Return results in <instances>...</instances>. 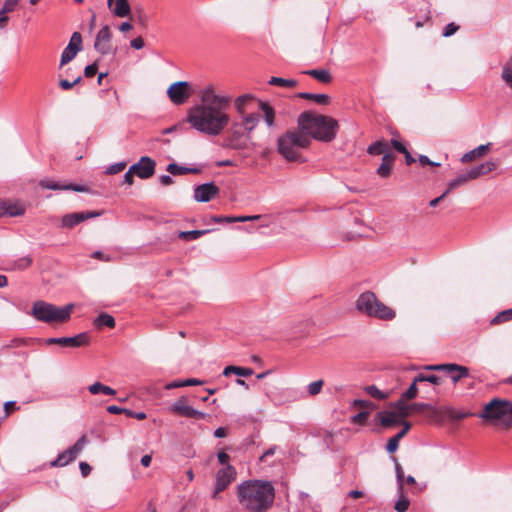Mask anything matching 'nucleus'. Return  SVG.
<instances>
[{"label": "nucleus", "instance_id": "1", "mask_svg": "<svg viewBox=\"0 0 512 512\" xmlns=\"http://www.w3.org/2000/svg\"><path fill=\"white\" fill-rule=\"evenodd\" d=\"M231 100L229 95L217 94L212 85L206 86L199 93V102L187 111L186 121L204 135L217 136L230 122L227 110Z\"/></svg>", "mask_w": 512, "mask_h": 512}, {"label": "nucleus", "instance_id": "2", "mask_svg": "<svg viewBox=\"0 0 512 512\" xmlns=\"http://www.w3.org/2000/svg\"><path fill=\"white\" fill-rule=\"evenodd\" d=\"M237 499L248 512H266L275 499V489L270 481L246 480L237 486Z\"/></svg>", "mask_w": 512, "mask_h": 512}, {"label": "nucleus", "instance_id": "3", "mask_svg": "<svg viewBox=\"0 0 512 512\" xmlns=\"http://www.w3.org/2000/svg\"><path fill=\"white\" fill-rule=\"evenodd\" d=\"M298 129L302 134L321 142H331L335 139L338 130V122L326 115L316 114L311 111L302 112L298 116Z\"/></svg>", "mask_w": 512, "mask_h": 512}, {"label": "nucleus", "instance_id": "4", "mask_svg": "<svg viewBox=\"0 0 512 512\" xmlns=\"http://www.w3.org/2000/svg\"><path fill=\"white\" fill-rule=\"evenodd\" d=\"M310 145L307 135L301 130H289L277 139V151L287 161H297L301 150Z\"/></svg>", "mask_w": 512, "mask_h": 512}, {"label": "nucleus", "instance_id": "5", "mask_svg": "<svg viewBox=\"0 0 512 512\" xmlns=\"http://www.w3.org/2000/svg\"><path fill=\"white\" fill-rule=\"evenodd\" d=\"M73 308V304L58 307L43 300H38L33 303L30 315L36 320L48 324L63 323L70 319Z\"/></svg>", "mask_w": 512, "mask_h": 512}, {"label": "nucleus", "instance_id": "6", "mask_svg": "<svg viewBox=\"0 0 512 512\" xmlns=\"http://www.w3.org/2000/svg\"><path fill=\"white\" fill-rule=\"evenodd\" d=\"M356 308L359 312L373 318L389 321L395 318V312L379 301L373 292L366 291L358 297Z\"/></svg>", "mask_w": 512, "mask_h": 512}, {"label": "nucleus", "instance_id": "7", "mask_svg": "<svg viewBox=\"0 0 512 512\" xmlns=\"http://www.w3.org/2000/svg\"><path fill=\"white\" fill-rule=\"evenodd\" d=\"M479 417L501 421L509 426L512 423V402L495 398L485 405Z\"/></svg>", "mask_w": 512, "mask_h": 512}, {"label": "nucleus", "instance_id": "8", "mask_svg": "<svg viewBox=\"0 0 512 512\" xmlns=\"http://www.w3.org/2000/svg\"><path fill=\"white\" fill-rule=\"evenodd\" d=\"M88 443V439L86 435H82L74 445L61 452L58 457L53 460L50 465L52 467H64L74 461L80 452L84 449L86 444Z\"/></svg>", "mask_w": 512, "mask_h": 512}, {"label": "nucleus", "instance_id": "9", "mask_svg": "<svg viewBox=\"0 0 512 512\" xmlns=\"http://www.w3.org/2000/svg\"><path fill=\"white\" fill-rule=\"evenodd\" d=\"M236 475V469L232 465H226L219 469L215 475V486L211 495L212 499H217L219 494L226 490L227 487L235 480Z\"/></svg>", "mask_w": 512, "mask_h": 512}, {"label": "nucleus", "instance_id": "10", "mask_svg": "<svg viewBox=\"0 0 512 512\" xmlns=\"http://www.w3.org/2000/svg\"><path fill=\"white\" fill-rule=\"evenodd\" d=\"M169 411L175 415L196 420L204 419L206 417L204 412L196 410L192 406L188 405V398L186 396H182L172 403L169 407Z\"/></svg>", "mask_w": 512, "mask_h": 512}, {"label": "nucleus", "instance_id": "11", "mask_svg": "<svg viewBox=\"0 0 512 512\" xmlns=\"http://www.w3.org/2000/svg\"><path fill=\"white\" fill-rule=\"evenodd\" d=\"M167 95L173 104H184L191 96L190 84L187 81H177L169 86Z\"/></svg>", "mask_w": 512, "mask_h": 512}, {"label": "nucleus", "instance_id": "12", "mask_svg": "<svg viewBox=\"0 0 512 512\" xmlns=\"http://www.w3.org/2000/svg\"><path fill=\"white\" fill-rule=\"evenodd\" d=\"M112 34L108 25H104L97 33L94 48L102 55L116 54L117 50L112 47Z\"/></svg>", "mask_w": 512, "mask_h": 512}, {"label": "nucleus", "instance_id": "13", "mask_svg": "<svg viewBox=\"0 0 512 512\" xmlns=\"http://www.w3.org/2000/svg\"><path fill=\"white\" fill-rule=\"evenodd\" d=\"M82 35L79 32H74L70 38L68 45L64 48L59 67L62 68L69 62H71L82 50Z\"/></svg>", "mask_w": 512, "mask_h": 512}, {"label": "nucleus", "instance_id": "14", "mask_svg": "<svg viewBox=\"0 0 512 512\" xmlns=\"http://www.w3.org/2000/svg\"><path fill=\"white\" fill-rule=\"evenodd\" d=\"M155 167L156 162L152 158L143 156L137 163L130 166V172H135L140 179H148L154 175Z\"/></svg>", "mask_w": 512, "mask_h": 512}, {"label": "nucleus", "instance_id": "15", "mask_svg": "<svg viewBox=\"0 0 512 512\" xmlns=\"http://www.w3.org/2000/svg\"><path fill=\"white\" fill-rule=\"evenodd\" d=\"M220 189L214 182H207L194 187L193 198L197 202L206 203L216 197Z\"/></svg>", "mask_w": 512, "mask_h": 512}, {"label": "nucleus", "instance_id": "16", "mask_svg": "<svg viewBox=\"0 0 512 512\" xmlns=\"http://www.w3.org/2000/svg\"><path fill=\"white\" fill-rule=\"evenodd\" d=\"M101 215L97 211H82L66 214L62 217L61 226L64 228H73L85 220L96 218Z\"/></svg>", "mask_w": 512, "mask_h": 512}, {"label": "nucleus", "instance_id": "17", "mask_svg": "<svg viewBox=\"0 0 512 512\" xmlns=\"http://www.w3.org/2000/svg\"><path fill=\"white\" fill-rule=\"evenodd\" d=\"M46 344H58L68 347H80L88 343V336L86 333H80L73 337H53L46 339Z\"/></svg>", "mask_w": 512, "mask_h": 512}, {"label": "nucleus", "instance_id": "18", "mask_svg": "<svg viewBox=\"0 0 512 512\" xmlns=\"http://www.w3.org/2000/svg\"><path fill=\"white\" fill-rule=\"evenodd\" d=\"M255 96L252 94H243L238 96L234 100V106L239 115L247 114L255 102H257Z\"/></svg>", "mask_w": 512, "mask_h": 512}, {"label": "nucleus", "instance_id": "19", "mask_svg": "<svg viewBox=\"0 0 512 512\" xmlns=\"http://www.w3.org/2000/svg\"><path fill=\"white\" fill-rule=\"evenodd\" d=\"M496 167H497L496 162L487 161L485 163H481L477 166L470 168L466 172H467L468 178H470V180H474L482 175L488 174L489 172L493 171Z\"/></svg>", "mask_w": 512, "mask_h": 512}, {"label": "nucleus", "instance_id": "20", "mask_svg": "<svg viewBox=\"0 0 512 512\" xmlns=\"http://www.w3.org/2000/svg\"><path fill=\"white\" fill-rule=\"evenodd\" d=\"M377 418L380 424L385 427H393L395 425H399L405 422L403 421L395 411H381L378 413Z\"/></svg>", "mask_w": 512, "mask_h": 512}, {"label": "nucleus", "instance_id": "21", "mask_svg": "<svg viewBox=\"0 0 512 512\" xmlns=\"http://www.w3.org/2000/svg\"><path fill=\"white\" fill-rule=\"evenodd\" d=\"M446 366H451L454 369H444L448 373L454 384L458 383L462 378L469 376V369L465 366L456 363H446Z\"/></svg>", "mask_w": 512, "mask_h": 512}, {"label": "nucleus", "instance_id": "22", "mask_svg": "<svg viewBox=\"0 0 512 512\" xmlns=\"http://www.w3.org/2000/svg\"><path fill=\"white\" fill-rule=\"evenodd\" d=\"M3 215L11 217L21 216L25 213V206L20 202L1 201Z\"/></svg>", "mask_w": 512, "mask_h": 512}, {"label": "nucleus", "instance_id": "23", "mask_svg": "<svg viewBox=\"0 0 512 512\" xmlns=\"http://www.w3.org/2000/svg\"><path fill=\"white\" fill-rule=\"evenodd\" d=\"M410 428V423L404 422L402 430L388 440L386 449L389 453H393L398 449L400 440L408 433Z\"/></svg>", "mask_w": 512, "mask_h": 512}, {"label": "nucleus", "instance_id": "24", "mask_svg": "<svg viewBox=\"0 0 512 512\" xmlns=\"http://www.w3.org/2000/svg\"><path fill=\"white\" fill-rule=\"evenodd\" d=\"M394 161L395 156L393 153H385L382 157V163L377 168V174L382 178H387L390 175Z\"/></svg>", "mask_w": 512, "mask_h": 512}, {"label": "nucleus", "instance_id": "25", "mask_svg": "<svg viewBox=\"0 0 512 512\" xmlns=\"http://www.w3.org/2000/svg\"><path fill=\"white\" fill-rule=\"evenodd\" d=\"M259 109L263 112V119L269 128L275 126V111L272 106L261 100L257 101Z\"/></svg>", "mask_w": 512, "mask_h": 512}, {"label": "nucleus", "instance_id": "26", "mask_svg": "<svg viewBox=\"0 0 512 512\" xmlns=\"http://www.w3.org/2000/svg\"><path fill=\"white\" fill-rule=\"evenodd\" d=\"M242 118V127L247 133L252 132L260 121V115L255 112L240 115Z\"/></svg>", "mask_w": 512, "mask_h": 512}, {"label": "nucleus", "instance_id": "27", "mask_svg": "<svg viewBox=\"0 0 512 512\" xmlns=\"http://www.w3.org/2000/svg\"><path fill=\"white\" fill-rule=\"evenodd\" d=\"M490 146H491V143H487V144L480 145L471 151L466 152L461 157V161L466 163V162H470V161L474 160L477 157H481V156L485 155L489 151Z\"/></svg>", "mask_w": 512, "mask_h": 512}, {"label": "nucleus", "instance_id": "28", "mask_svg": "<svg viewBox=\"0 0 512 512\" xmlns=\"http://www.w3.org/2000/svg\"><path fill=\"white\" fill-rule=\"evenodd\" d=\"M110 9L115 16L120 18L128 17L131 14V7L128 0H115L114 7Z\"/></svg>", "mask_w": 512, "mask_h": 512}, {"label": "nucleus", "instance_id": "29", "mask_svg": "<svg viewBox=\"0 0 512 512\" xmlns=\"http://www.w3.org/2000/svg\"><path fill=\"white\" fill-rule=\"evenodd\" d=\"M166 170L172 175H184L187 173L198 174L202 171V169L199 167H185L176 163L168 164Z\"/></svg>", "mask_w": 512, "mask_h": 512}, {"label": "nucleus", "instance_id": "30", "mask_svg": "<svg viewBox=\"0 0 512 512\" xmlns=\"http://www.w3.org/2000/svg\"><path fill=\"white\" fill-rule=\"evenodd\" d=\"M18 2L19 0H5L2 8L0 9V29H4L6 27L8 17L5 14L14 11Z\"/></svg>", "mask_w": 512, "mask_h": 512}, {"label": "nucleus", "instance_id": "31", "mask_svg": "<svg viewBox=\"0 0 512 512\" xmlns=\"http://www.w3.org/2000/svg\"><path fill=\"white\" fill-rule=\"evenodd\" d=\"M254 373L252 368L248 367H240V366H227L223 370L224 376H229L230 374H235L239 377H248Z\"/></svg>", "mask_w": 512, "mask_h": 512}, {"label": "nucleus", "instance_id": "32", "mask_svg": "<svg viewBox=\"0 0 512 512\" xmlns=\"http://www.w3.org/2000/svg\"><path fill=\"white\" fill-rule=\"evenodd\" d=\"M204 384V381L195 379V378H189L185 380H174L168 384L165 385V388L168 390L176 389L180 387H186V386H196V385H202Z\"/></svg>", "mask_w": 512, "mask_h": 512}, {"label": "nucleus", "instance_id": "33", "mask_svg": "<svg viewBox=\"0 0 512 512\" xmlns=\"http://www.w3.org/2000/svg\"><path fill=\"white\" fill-rule=\"evenodd\" d=\"M367 152L370 155H385V153H392L386 141H376L368 146Z\"/></svg>", "mask_w": 512, "mask_h": 512}, {"label": "nucleus", "instance_id": "34", "mask_svg": "<svg viewBox=\"0 0 512 512\" xmlns=\"http://www.w3.org/2000/svg\"><path fill=\"white\" fill-rule=\"evenodd\" d=\"M88 391L93 394V395H97V394H105V395H115L116 394V390H114L113 388H111L110 386H106L104 384H102L101 382H95L91 385L88 386Z\"/></svg>", "mask_w": 512, "mask_h": 512}, {"label": "nucleus", "instance_id": "35", "mask_svg": "<svg viewBox=\"0 0 512 512\" xmlns=\"http://www.w3.org/2000/svg\"><path fill=\"white\" fill-rule=\"evenodd\" d=\"M298 96L302 99L313 100L320 105H327L330 102V97L327 94H314L309 92H300Z\"/></svg>", "mask_w": 512, "mask_h": 512}, {"label": "nucleus", "instance_id": "36", "mask_svg": "<svg viewBox=\"0 0 512 512\" xmlns=\"http://www.w3.org/2000/svg\"><path fill=\"white\" fill-rule=\"evenodd\" d=\"M94 325L97 328H102L104 326L108 328H114L115 319L108 313H101L99 316L95 318Z\"/></svg>", "mask_w": 512, "mask_h": 512}, {"label": "nucleus", "instance_id": "37", "mask_svg": "<svg viewBox=\"0 0 512 512\" xmlns=\"http://www.w3.org/2000/svg\"><path fill=\"white\" fill-rule=\"evenodd\" d=\"M304 73L317 79L322 83H329L332 79L330 72L325 69H312L305 71Z\"/></svg>", "mask_w": 512, "mask_h": 512}, {"label": "nucleus", "instance_id": "38", "mask_svg": "<svg viewBox=\"0 0 512 512\" xmlns=\"http://www.w3.org/2000/svg\"><path fill=\"white\" fill-rule=\"evenodd\" d=\"M398 500L395 502L394 509L397 512H406L410 505V500L405 495L404 489L397 490Z\"/></svg>", "mask_w": 512, "mask_h": 512}, {"label": "nucleus", "instance_id": "39", "mask_svg": "<svg viewBox=\"0 0 512 512\" xmlns=\"http://www.w3.org/2000/svg\"><path fill=\"white\" fill-rule=\"evenodd\" d=\"M469 181L471 180L468 178L467 172L459 174L455 179L449 181L446 193L449 194L452 190L465 185Z\"/></svg>", "mask_w": 512, "mask_h": 512}, {"label": "nucleus", "instance_id": "40", "mask_svg": "<svg viewBox=\"0 0 512 512\" xmlns=\"http://www.w3.org/2000/svg\"><path fill=\"white\" fill-rule=\"evenodd\" d=\"M210 230L206 229V230H191V231H181L179 232L178 234V237L180 239H183V240H186V241H192V240H196L200 237H202L203 235L209 233Z\"/></svg>", "mask_w": 512, "mask_h": 512}, {"label": "nucleus", "instance_id": "41", "mask_svg": "<svg viewBox=\"0 0 512 512\" xmlns=\"http://www.w3.org/2000/svg\"><path fill=\"white\" fill-rule=\"evenodd\" d=\"M407 399L401 397L397 402L393 404V407L397 410L398 416L403 419L410 415V406L406 403Z\"/></svg>", "mask_w": 512, "mask_h": 512}, {"label": "nucleus", "instance_id": "42", "mask_svg": "<svg viewBox=\"0 0 512 512\" xmlns=\"http://www.w3.org/2000/svg\"><path fill=\"white\" fill-rule=\"evenodd\" d=\"M416 381H419L420 383L421 382H429L435 386H439L442 383V379L439 376L434 375V374H424V373H419L416 376Z\"/></svg>", "mask_w": 512, "mask_h": 512}, {"label": "nucleus", "instance_id": "43", "mask_svg": "<svg viewBox=\"0 0 512 512\" xmlns=\"http://www.w3.org/2000/svg\"><path fill=\"white\" fill-rule=\"evenodd\" d=\"M270 85L281 86V87H294L297 84V81L294 79H284L281 77H271L269 82Z\"/></svg>", "mask_w": 512, "mask_h": 512}, {"label": "nucleus", "instance_id": "44", "mask_svg": "<svg viewBox=\"0 0 512 512\" xmlns=\"http://www.w3.org/2000/svg\"><path fill=\"white\" fill-rule=\"evenodd\" d=\"M395 464V474H396V482H397V490L404 489V471L401 464L397 461L396 458H393Z\"/></svg>", "mask_w": 512, "mask_h": 512}, {"label": "nucleus", "instance_id": "45", "mask_svg": "<svg viewBox=\"0 0 512 512\" xmlns=\"http://www.w3.org/2000/svg\"><path fill=\"white\" fill-rule=\"evenodd\" d=\"M418 383H420V382L416 381V377H415L413 379L411 385L408 387V389L402 393L401 397H403V399H407V400L414 399L418 393V388H417Z\"/></svg>", "mask_w": 512, "mask_h": 512}, {"label": "nucleus", "instance_id": "46", "mask_svg": "<svg viewBox=\"0 0 512 512\" xmlns=\"http://www.w3.org/2000/svg\"><path fill=\"white\" fill-rule=\"evenodd\" d=\"M509 320H512V308L504 310L500 313H498L492 320V324H499L503 322H507Z\"/></svg>", "mask_w": 512, "mask_h": 512}, {"label": "nucleus", "instance_id": "47", "mask_svg": "<svg viewBox=\"0 0 512 512\" xmlns=\"http://www.w3.org/2000/svg\"><path fill=\"white\" fill-rule=\"evenodd\" d=\"M365 391L373 398L377 399V400H383L385 398H387V394L384 393L383 391H381L380 389H378L377 386L375 385H369V386H366L365 387Z\"/></svg>", "mask_w": 512, "mask_h": 512}, {"label": "nucleus", "instance_id": "48", "mask_svg": "<svg viewBox=\"0 0 512 512\" xmlns=\"http://www.w3.org/2000/svg\"><path fill=\"white\" fill-rule=\"evenodd\" d=\"M323 384H324L323 380H317V381L311 382L307 386V391H308L309 395L315 396V395L319 394L322 390Z\"/></svg>", "mask_w": 512, "mask_h": 512}, {"label": "nucleus", "instance_id": "49", "mask_svg": "<svg viewBox=\"0 0 512 512\" xmlns=\"http://www.w3.org/2000/svg\"><path fill=\"white\" fill-rule=\"evenodd\" d=\"M126 165L127 163L125 161L112 164L106 168L105 173L109 175L117 174L121 172L126 167Z\"/></svg>", "mask_w": 512, "mask_h": 512}, {"label": "nucleus", "instance_id": "50", "mask_svg": "<svg viewBox=\"0 0 512 512\" xmlns=\"http://www.w3.org/2000/svg\"><path fill=\"white\" fill-rule=\"evenodd\" d=\"M81 79H82L81 76H78L73 81H68L66 79H61L59 81V86L63 90H70L74 85L78 84L81 81Z\"/></svg>", "mask_w": 512, "mask_h": 512}, {"label": "nucleus", "instance_id": "51", "mask_svg": "<svg viewBox=\"0 0 512 512\" xmlns=\"http://www.w3.org/2000/svg\"><path fill=\"white\" fill-rule=\"evenodd\" d=\"M459 29V26L456 25L455 23H449L447 24L443 31H442V36L443 37H450L452 36L453 34H455L457 32V30Z\"/></svg>", "mask_w": 512, "mask_h": 512}, {"label": "nucleus", "instance_id": "52", "mask_svg": "<svg viewBox=\"0 0 512 512\" xmlns=\"http://www.w3.org/2000/svg\"><path fill=\"white\" fill-rule=\"evenodd\" d=\"M31 263H32V258L30 256H24V257L19 258L15 262V266L18 269H26L27 267H29L31 265Z\"/></svg>", "mask_w": 512, "mask_h": 512}, {"label": "nucleus", "instance_id": "53", "mask_svg": "<svg viewBox=\"0 0 512 512\" xmlns=\"http://www.w3.org/2000/svg\"><path fill=\"white\" fill-rule=\"evenodd\" d=\"M40 186L43 188H46V189H51V190H64L63 185H60L56 182H52V181H48V180H42L40 182Z\"/></svg>", "mask_w": 512, "mask_h": 512}, {"label": "nucleus", "instance_id": "54", "mask_svg": "<svg viewBox=\"0 0 512 512\" xmlns=\"http://www.w3.org/2000/svg\"><path fill=\"white\" fill-rule=\"evenodd\" d=\"M125 415L130 418H136L137 420H144L147 417L145 412H142V411L135 412V411H132L127 408L125 410Z\"/></svg>", "mask_w": 512, "mask_h": 512}, {"label": "nucleus", "instance_id": "55", "mask_svg": "<svg viewBox=\"0 0 512 512\" xmlns=\"http://www.w3.org/2000/svg\"><path fill=\"white\" fill-rule=\"evenodd\" d=\"M97 70H98V65L97 63H92L90 65H87L84 69V75L87 77V78H90V77H93L96 73H97Z\"/></svg>", "mask_w": 512, "mask_h": 512}, {"label": "nucleus", "instance_id": "56", "mask_svg": "<svg viewBox=\"0 0 512 512\" xmlns=\"http://www.w3.org/2000/svg\"><path fill=\"white\" fill-rule=\"evenodd\" d=\"M92 257L95 258V259L104 261V262H109V261L112 260V257H111L110 254L104 253L102 251H95V252H93Z\"/></svg>", "mask_w": 512, "mask_h": 512}, {"label": "nucleus", "instance_id": "57", "mask_svg": "<svg viewBox=\"0 0 512 512\" xmlns=\"http://www.w3.org/2000/svg\"><path fill=\"white\" fill-rule=\"evenodd\" d=\"M369 413L367 411H361L353 416L354 423H364L368 418Z\"/></svg>", "mask_w": 512, "mask_h": 512}, {"label": "nucleus", "instance_id": "58", "mask_svg": "<svg viewBox=\"0 0 512 512\" xmlns=\"http://www.w3.org/2000/svg\"><path fill=\"white\" fill-rule=\"evenodd\" d=\"M425 369L430 371H444V369H454L451 366H446L445 364H435V365H427L425 366Z\"/></svg>", "mask_w": 512, "mask_h": 512}, {"label": "nucleus", "instance_id": "59", "mask_svg": "<svg viewBox=\"0 0 512 512\" xmlns=\"http://www.w3.org/2000/svg\"><path fill=\"white\" fill-rule=\"evenodd\" d=\"M277 450V446H272L270 448H268L261 456H260V461L261 462H265L267 460L268 457H271L275 454Z\"/></svg>", "mask_w": 512, "mask_h": 512}, {"label": "nucleus", "instance_id": "60", "mask_svg": "<svg viewBox=\"0 0 512 512\" xmlns=\"http://www.w3.org/2000/svg\"><path fill=\"white\" fill-rule=\"evenodd\" d=\"M130 45L132 48L140 50L144 47V41L141 37H137L131 40Z\"/></svg>", "mask_w": 512, "mask_h": 512}, {"label": "nucleus", "instance_id": "61", "mask_svg": "<svg viewBox=\"0 0 512 512\" xmlns=\"http://www.w3.org/2000/svg\"><path fill=\"white\" fill-rule=\"evenodd\" d=\"M134 175H136L135 172H130V168H129L128 171L123 176V183L132 185L134 182Z\"/></svg>", "mask_w": 512, "mask_h": 512}, {"label": "nucleus", "instance_id": "62", "mask_svg": "<svg viewBox=\"0 0 512 512\" xmlns=\"http://www.w3.org/2000/svg\"><path fill=\"white\" fill-rule=\"evenodd\" d=\"M79 469L84 477L88 476L91 472V467L87 462H80Z\"/></svg>", "mask_w": 512, "mask_h": 512}, {"label": "nucleus", "instance_id": "63", "mask_svg": "<svg viewBox=\"0 0 512 512\" xmlns=\"http://www.w3.org/2000/svg\"><path fill=\"white\" fill-rule=\"evenodd\" d=\"M391 144L399 153H404L407 150L405 145L396 139H392Z\"/></svg>", "mask_w": 512, "mask_h": 512}, {"label": "nucleus", "instance_id": "64", "mask_svg": "<svg viewBox=\"0 0 512 512\" xmlns=\"http://www.w3.org/2000/svg\"><path fill=\"white\" fill-rule=\"evenodd\" d=\"M217 458H218V461H219L220 464L228 465L227 463H228V460H229V455L226 452H224V451L218 452Z\"/></svg>", "mask_w": 512, "mask_h": 512}]
</instances>
